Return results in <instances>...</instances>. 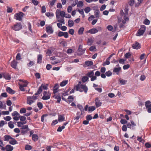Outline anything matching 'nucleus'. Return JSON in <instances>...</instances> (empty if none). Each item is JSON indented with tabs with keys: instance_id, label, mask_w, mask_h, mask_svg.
<instances>
[{
	"instance_id": "6e6d98bb",
	"label": "nucleus",
	"mask_w": 151,
	"mask_h": 151,
	"mask_svg": "<svg viewBox=\"0 0 151 151\" xmlns=\"http://www.w3.org/2000/svg\"><path fill=\"white\" fill-rule=\"evenodd\" d=\"M12 116H17L19 115V114L18 112L17 111H14L12 114Z\"/></svg>"
},
{
	"instance_id": "b1692460",
	"label": "nucleus",
	"mask_w": 151,
	"mask_h": 151,
	"mask_svg": "<svg viewBox=\"0 0 151 151\" xmlns=\"http://www.w3.org/2000/svg\"><path fill=\"white\" fill-rule=\"evenodd\" d=\"M38 136L36 134H33L32 136V139L35 142L37 141L38 139Z\"/></svg>"
},
{
	"instance_id": "f257e3e1",
	"label": "nucleus",
	"mask_w": 151,
	"mask_h": 151,
	"mask_svg": "<svg viewBox=\"0 0 151 151\" xmlns=\"http://www.w3.org/2000/svg\"><path fill=\"white\" fill-rule=\"evenodd\" d=\"M76 91H79L80 92L84 91L86 93H87L88 90V87L85 85L78 84L76 85Z\"/></svg>"
},
{
	"instance_id": "6ab92c4d",
	"label": "nucleus",
	"mask_w": 151,
	"mask_h": 151,
	"mask_svg": "<svg viewBox=\"0 0 151 151\" xmlns=\"http://www.w3.org/2000/svg\"><path fill=\"white\" fill-rule=\"evenodd\" d=\"M46 30L47 33L50 34L52 33L53 32L52 27L50 26H48L46 28Z\"/></svg>"
},
{
	"instance_id": "8fccbe9b",
	"label": "nucleus",
	"mask_w": 151,
	"mask_h": 151,
	"mask_svg": "<svg viewBox=\"0 0 151 151\" xmlns=\"http://www.w3.org/2000/svg\"><path fill=\"white\" fill-rule=\"evenodd\" d=\"M134 3V0H129L128 2L129 4L131 6H132Z\"/></svg>"
},
{
	"instance_id": "bf43d9fd",
	"label": "nucleus",
	"mask_w": 151,
	"mask_h": 151,
	"mask_svg": "<svg viewBox=\"0 0 151 151\" xmlns=\"http://www.w3.org/2000/svg\"><path fill=\"white\" fill-rule=\"evenodd\" d=\"M6 104H5L3 105L1 101V109H6Z\"/></svg>"
},
{
	"instance_id": "49530a36",
	"label": "nucleus",
	"mask_w": 151,
	"mask_h": 151,
	"mask_svg": "<svg viewBox=\"0 0 151 151\" xmlns=\"http://www.w3.org/2000/svg\"><path fill=\"white\" fill-rule=\"evenodd\" d=\"M110 64V62L109 61L107 60V59L106 60V61L105 62H104L103 63L102 65L103 66H105L106 65H109Z\"/></svg>"
},
{
	"instance_id": "9d476101",
	"label": "nucleus",
	"mask_w": 151,
	"mask_h": 151,
	"mask_svg": "<svg viewBox=\"0 0 151 151\" xmlns=\"http://www.w3.org/2000/svg\"><path fill=\"white\" fill-rule=\"evenodd\" d=\"M86 50V49L85 48L83 49L82 45H79L78 49V52H80V53L78 55H82L85 52Z\"/></svg>"
},
{
	"instance_id": "c756f323",
	"label": "nucleus",
	"mask_w": 151,
	"mask_h": 151,
	"mask_svg": "<svg viewBox=\"0 0 151 151\" xmlns=\"http://www.w3.org/2000/svg\"><path fill=\"white\" fill-rule=\"evenodd\" d=\"M34 102L33 100H32V99L28 98V97H27V104L30 105H31L32 103Z\"/></svg>"
},
{
	"instance_id": "cd10ccee",
	"label": "nucleus",
	"mask_w": 151,
	"mask_h": 151,
	"mask_svg": "<svg viewBox=\"0 0 151 151\" xmlns=\"http://www.w3.org/2000/svg\"><path fill=\"white\" fill-rule=\"evenodd\" d=\"M68 80H65L63 81L60 84L61 86H64L67 84L68 83Z\"/></svg>"
},
{
	"instance_id": "a878e982",
	"label": "nucleus",
	"mask_w": 151,
	"mask_h": 151,
	"mask_svg": "<svg viewBox=\"0 0 151 151\" xmlns=\"http://www.w3.org/2000/svg\"><path fill=\"white\" fill-rule=\"evenodd\" d=\"M84 30V28L83 27H80L78 31V33L79 35H81L83 34Z\"/></svg>"
},
{
	"instance_id": "412c9836",
	"label": "nucleus",
	"mask_w": 151,
	"mask_h": 151,
	"mask_svg": "<svg viewBox=\"0 0 151 151\" xmlns=\"http://www.w3.org/2000/svg\"><path fill=\"white\" fill-rule=\"evenodd\" d=\"M11 140L9 141V143L12 145L17 144V142L14 138L12 137Z\"/></svg>"
},
{
	"instance_id": "c9c22d12",
	"label": "nucleus",
	"mask_w": 151,
	"mask_h": 151,
	"mask_svg": "<svg viewBox=\"0 0 151 151\" xmlns=\"http://www.w3.org/2000/svg\"><path fill=\"white\" fill-rule=\"evenodd\" d=\"M77 4V7H82L83 5V3L82 1H79Z\"/></svg>"
},
{
	"instance_id": "09e8293b",
	"label": "nucleus",
	"mask_w": 151,
	"mask_h": 151,
	"mask_svg": "<svg viewBox=\"0 0 151 151\" xmlns=\"http://www.w3.org/2000/svg\"><path fill=\"white\" fill-rule=\"evenodd\" d=\"M105 75L108 77L111 76L112 75V72L110 71L109 70L105 73Z\"/></svg>"
},
{
	"instance_id": "aec40b11",
	"label": "nucleus",
	"mask_w": 151,
	"mask_h": 151,
	"mask_svg": "<svg viewBox=\"0 0 151 151\" xmlns=\"http://www.w3.org/2000/svg\"><path fill=\"white\" fill-rule=\"evenodd\" d=\"M42 56L41 54H39L38 55L37 62V63L41 64L42 62Z\"/></svg>"
},
{
	"instance_id": "680f3d73",
	"label": "nucleus",
	"mask_w": 151,
	"mask_h": 151,
	"mask_svg": "<svg viewBox=\"0 0 151 151\" xmlns=\"http://www.w3.org/2000/svg\"><path fill=\"white\" fill-rule=\"evenodd\" d=\"M131 56V54L130 52L127 53L125 54V58H128Z\"/></svg>"
},
{
	"instance_id": "c85d7f7f",
	"label": "nucleus",
	"mask_w": 151,
	"mask_h": 151,
	"mask_svg": "<svg viewBox=\"0 0 151 151\" xmlns=\"http://www.w3.org/2000/svg\"><path fill=\"white\" fill-rule=\"evenodd\" d=\"M68 26L70 27H73L74 24L73 21L72 20H69L68 22Z\"/></svg>"
},
{
	"instance_id": "dca6fc26",
	"label": "nucleus",
	"mask_w": 151,
	"mask_h": 151,
	"mask_svg": "<svg viewBox=\"0 0 151 151\" xmlns=\"http://www.w3.org/2000/svg\"><path fill=\"white\" fill-rule=\"evenodd\" d=\"M95 102V104L96 107H98L101 106L102 103L100 101L98 98L97 97L96 98Z\"/></svg>"
},
{
	"instance_id": "393cba45",
	"label": "nucleus",
	"mask_w": 151,
	"mask_h": 151,
	"mask_svg": "<svg viewBox=\"0 0 151 151\" xmlns=\"http://www.w3.org/2000/svg\"><path fill=\"white\" fill-rule=\"evenodd\" d=\"M65 117L62 115H59L58 116V121L59 122H61L65 121Z\"/></svg>"
},
{
	"instance_id": "f3484780",
	"label": "nucleus",
	"mask_w": 151,
	"mask_h": 151,
	"mask_svg": "<svg viewBox=\"0 0 151 151\" xmlns=\"http://www.w3.org/2000/svg\"><path fill=\"white\" fill-rule=\"evenodd\" d=\"M6 91L7 92L12 94H14L15 93V91H14L13 90L9 87H7Z\"/></svg>"
},
{
	"instance_id": "a18cd8bd",
	"label": "nucleus",
	"mask_w": 151,
	"mask_h": 151,
	"mask_svg": "<svg viewBox=\"0 0 151 151\" xmlns=\"http://www.w3.org/2000/svg\"><path fill=\"white\" fill-rule=\"evenodd\" d=\"M32 148V146L28 145H26L25 147V150H31Z\"/></svg>"
},
{
	"instance_id": "7c9ffc66",
	"label": "nucleus",
	"mask_w": 151,
	"mask_h": 151,
	"mask_svg": "<svg viewBox=\"0 0 151 151\" xmlns=\"http://www.w3.org/2000/svg\"><path fill=\"white\" fill-rule=\"evenodd\" d=\"M20 81H22L23 82H25L26 83H23L22 84H19V85L21 86H22V87H26L27 85H28V83L27 82L25 81V80H20Z\"/></svg>"
},
{
	"instance_id": "c03bdc74",
	"label": "nucleus",
	"mask_w": 151,
	"mask_h": 151,
	"mask_svg": "<svg viewBox=\"0 0 151 151\" xmlns=\"http://www.w3.org/2000/svg\"><path fill=\"white\" fill-rule=\"evenodd\" d=\"M150 21L147 19H145L143 23L145 25H148L150 24Z\"/></svg>"
},
{
	"instance_id": "39448f33",
	"label": "nucleus",
	"mask_w": 151,
	"mask_h": 151,
	"mask_svg": "<svg viewBox=\"0 0 151 151\" xmlns=\"http://www.w3.org/2000/svg\"><path fill=\"white\" fill-rule=\"evenodd\" d=\"M43 96L42 97V99L43 100H47L49 99L50 97L51 93L49 91H45L43 92Z\"/></svg>"
},
{
	"instance_id": "774afa93",
	"label": "nucleus",
	"mask_w": 151,
	"mask_h": 151,
	"mask_svg": "<svg viewBox=\"0 0 151 151\" xmlns=\"http://www.w3.org/2000/svg\"><path fill=\"white\" fill-rule=\"evenodd\" d=\"M92 119V116L90 115H89L86 116V119L88 121L91 120Z\"/></svg>"
},
{
	"instance_id": "5fc2aeb1",
	"label": "nucleus",
	"mask_w": 151,
	"mask_h": 151,
	"mask_svg": "<svg viewBox=\"0 0 151 151\" xmlns=\"http://www.w3.org/2000/svg\"><path fill=\"white\" fill-rule=\"evenodd\" d=\"M37 106L40 109H41L43 107L42 104L40 102H38L37 103Z\"/></svg>"
},
{
	"instance_id": "473e14b6",
	"label": "nucleus",
	"mask_w": 151,
	"mask_h": 151,
	"mask_svg": "<svg viewBox=\"0 0 151 151\" xmlns=\"http://www.w3.org/2000/svg\"><path fill=\"white\" fill-rule=\"evenodd\" d=\"M94 73L93 71H92L87 73L86 75L88 77L91 78L93 76V75H94Z\"/></svg>"
},
{
	"instance_id": "6e6552de",
	"label": "nucleus",
	"mask_w": 151,
	"mask_h": 151,
	"mask_svg": "<svg viewBox=\"0 0 151 151\" xmlns=\"http://www.w3.org/2000/svg\"><path fill=\"white\" fill-rule=\"evenodd\" d=\"M22 26L20 23H17L14 25L13 29L15 31H19L22 28Z\"/></svg>"
},
{
	"instance_id": "4d7b16f0",
	"label": "nucleus",
	"mask_w": 151,
	"mask_h": 151,
	"mask_svg": "<svg viewBox=\"0 0 151 151\" xmlns=\"http://www.w3.org/2000/svg\"><path fill=\"white\" fill-rule=\"evenodd\" d=\"M34 64V63L32 61H30L27 64V66L29 67H30L33 65Z\"/></svg>"
},
{
	"instance_id": "ddd939ff",
	"label": "nucleus",
	"mask_w": 151,
	"mask_h": 151,
	"mask_svg": "<svg viewBox=\"0 0 151 151\" xmlns=\"http://www.w3.org/2000/svg\"><path fill=\"white\" fill-rule=\"evenodd\" d=\"M121 70V67H115L113 69V72L116 73V74L118 75Z\"/></svg>"
},
{
	"instance_id": "37998d69",
	"label": "nucleus",
	"mask_w": 151,
	"mask_h": 151,
	"mask_svg": "<svg viewBox=\"0 0 151 151\" xmlns=\"http://www.w3.org/2000/svg\"><path fill=\"white\" fill-rule=\"evenodd\" d=\"M96 109L95 107L94 106H90L88 107V111H94Z\"/></svg>"
},
{
	"instance_id": "4be33fe9",
	"label": "nucleus",
	"mask_w": 151,
	"mask_h": 151,
	"mask_svg": "<svg viewBox=\"0 0 151 151\" xmlns=\"http://www.w3.org/2000/svg\"><path fill=\"white\" fill-rule=\"evenodd\" d=\"M6 151H12L13 149V147L10 145H7L6 146Z\"/></svg>"
},
{
	"instance_id": "a19ab883",
	"label": "nucleus",
	"mask_w": 151,
	"mask_h": 151,
	"mask_svg": "<svg viewBox=\"0 0 151 151\" xmlns=\"http://www.w3.org/2000/svg\"><path fill=\"white\" fill-rule=\"evenodd\" d=\"M6 11L7 13H11L13 11V9L12 7L7 6Z\"/></svg>"
},
{
	"instance_id": "ea45409f",
	"label": "nucleus",
	"mask_w": 151,
	"mask_h": 151,
	"mask_svg": "<svg viewBox=\"0 0 151 151\" xmlns=\"http://www.w3.org/2000/svg\"><path fill=\"white\" fill-rule=\"evenodd\" d=\"M88 79V78L87 76H84L82 78V81L84 83Z\"/></svg>"
},
{
	"instance_id": "603ef678",
	"label": "nucleus",
	"mask_w": 151,
	"mask_h": 151,
	"mask_svg": "<svg viewBox=\"0 0 151 151\" xmlns=\"http://www.w3.org/2000/svg\"><path fill=\"white\" fill-rule=\"evenodd\" d=\"M19 117L20 121H24L26 120V117L22 116H19Z\"/></svg>"
},
{
	"instance_id": "5701e85b",
	"label": "nucleus",
	"mask_w": 151,
	"mask_h": 151,
	"mask_svg": "<svg viewBox=\"0 0 151 151\" xmlns=\"http://www.w3.org/2000/svg\"><path fill=\"white\" fill-rule=\"evenodd\" d=\"M94 15L96 18H99L100 17V12L98 9H96V11L94 12Z\"/></svg>"
},
{
	"instance_id": "338daca9",
	"label": "nucleus",
	"mask_w": 151,
	"mask_h": 151,
	"mask_svg": "<svg viewBox=\"0 0 151 151\" xmlns=\"http://www.w3.org/2000/svg\"><path fill=\"white\" fill-rule=\"evenodd\" d=\"M35 76L37 78L40 79V75L39 73H36L35 74Z\"/></svg>"
},
{
	"instance_id": "2f4dec72",
	"label": "nucleus",
	"mask_w": 151,
	"mask_h": 151,
	"mask_svg": "<svg viewBox=\"0 0 151 151\" xmlns=\"http://www.w3.org/2000/svg\"><path fill=\"white\" fill-rule=\"evenodd\" d=\"M86 65L89 66L92 65L93 64V62L91 61H87L85 62Z\"/></svg>"
},
{
	"instance_id": "864d4df0",
	"label": "nucleus",
	"mask_w": 151,
	"mask_h": 151,
	"mask_svg": "<svg viewBox=\"0 0 151 151\" xmlns=\"http://www.w3.org/2000/svg\"><path fill=\"white\" fill-rule=\"evenodd\" d=\"M65 128V127L64 126H62L61 127L59 126L58 127L57 131L59 132H61L62 131V130L64 129Z\"/></svg>"
},
{
	"instance_id": "f03ea898",
	"label": "nucleus",
	"mask_w": 151,
	"mask_h": 151,
	"mask_svg": "<svg viewBox=\"0 0 151 151\" xmlns=\"http://www.w3.org/2000/svg\"><path fill=\"white\" fill-rule=\"evenodd\" d=\"M48 84H46V85H45L44 84H42L39 87L37 92L35 93V95H38L42 93L43 89L47 90L48 89Z\"/></svg>"
},
{
	"instance_id": "de8ad7c7",
	"label": "nucleus",
	"mask_w": 151,
	"mask_h": 151,
	"mask_svg": "<svg viewBox=\"0 0 151 151\" xmlns=\"http://www.w3.org/2000/svg\"><path fill=\"white\" fill-rule=\"evenodd\" d=\"M26 112V109L24 108H22L20 111V113L21 114L25 113Z\"/></svg>"
},
{
	"instance_id": "58836bf2",
	"label": "nucleus",
	"mask_w": 151,
	"mask_h": 151,
	"mask_svg": "<svg viewBox=\"0 0 151 151\" xmlns=\"http://www.w3.org/2000/svg\"><path fill=\"white\" fill-rule=\"evenodd\" d=\"M57 1V0H51L49 3V4H50V6H53L54 5Z\"/></svg>"
},
{
	"instance_id": "2eb2a0df",
	"label": "nucleus",
	"mask_w": 151,
	"mask_h": 151,
	"mask_svg": "<svg viewBox=\"0 0 151 151\" xmlns=\"http://www.w3.org/2000/svg\"><path fill=\"white\" fill-rule=\"evenodd\" d=\"M98 32V31L96 28H92L87 31V33H89L91 34H94Z\"/></svg>"
},
{
	"instance_id": "79ce46f5",
	"label": "nucleus",
	"mask_w": 151,
	"mask_h": 151,
	"mask_svg": "<svg viewBox=\"0 0 151 151\" xmlns=\"http://www.w3.org/2000/svg\"><path fill=\"white\" fill-rule=\"evenodd\" d=\"M36 95H35V94L33 96H28V98L32 99H33L34 100H35L37 99V96Z\"/></svg>"
},
{
	"instance_id": "3c124183",
	"label": "nucleus",
	"mask_w": 151,
	"mask_h": 151,
	"mask_svg": "<svg viewBox=\"0 0 151 151\" xmlns=\"http://www.w3.org/2000/svg\"><path fill=\"white\" fill-rule=\"evenodd\" d=\"M91 11V8L89 7H87L84 9V11L86 13H88Z\"/></svg>"
},
{
	"instance_id": "a211bd4d",
	"label": "nucleus",
	"mask_w": 151,
	"mask_h": 151,
	"mask_svg": "<svg viewBox=\"0 0 151 151\" xmlns=\"http://www.w3.org/2000/svg\"><path fill=\"white\" fill-rule=\"evenodd\" d=\"M17 62L15 60L12 61L11 63V66L13 68L16 69L17 65Z\"/></svg>"
},
{
	"instance_id": "0eeeda50",
	"label": "nucleus",
	"mask_w": 151,
	"mask_h": 151,
	"mask_svg": "<svg viewBox=\"0 0 151 151\" xmlns=\"http://www.w3.org/2000/svg\"><path fill=\"white\" fill-rule=\"evenodd\" d=\"M24 15V14L22 12H20L18 13L15 14V19L17 20L21 21L22 20V18Z\"/></svg>"
},
{
	"instance_id": "052dcab7",
	"label": "nucleus",
	"mask_w": 151,
	"mask_h": 151,
	"mask_svg": "<svg viewBox=\"0 0 151 151\" xmlns=\"http://www.w3.org/2000/svg\"><path fill=\"white\" fill-rule=\"evenodd\" d=\"M20 54L18 53L16 56V59L17 60H20L21 59Z\"/></svg>"
},
{
	"instance_id": "1a4fd4ad",
	"label": "nucleus",
	"mask_w": 151,
	"mask_h": 151,
	"mask_svg": "<svg viewBox=\"0 0 151 151\" xmlns=\"http://www.w3.org/2000/svg\"><path fill=\"white\" fill-rule=\"evenodd\" d=\"M150 101H147L145 102V106L146 109H147V112L151 113V104Z\"/></svg>"
},
{
	"instance_id": "69168bd1",
	"label": "nucleus",
	"mask_w": 151,
	"mask_h": 151,
	"mask_svg": "<svg viewBox=\"0 0 151 151\" xmlns=\"http://www.w3.org/2000/svg\"><path fill=\"white\" fill-rule=\"evenodd\" d=\"M72 10V7L71 6H68L67 8V12L68 13L71 12Z\"/></svg>"
},
{
	"instance_id": "20e7f679",
	"label": "nucleus",
	"mask_w": 151,
	"mask_h": 151,
	"mask_svg": "<svg viewBox=\"0 0 151 151\" xmlns=\"http://www.w3.org/2000/svg\"><path fill=\"white\" fill-rule=\"evenodd\" d=\"M55 14L57 19L60 18L59 16H61L62 17H65V13L63 11H61L60 10L57 9L55 12Z\"/></svg>"
},
{
	"instance_id": "0e129e2a",
	"label": "nucleus",
	"mask_w": 151,
	"mask_h": 151,
	"mask_svg": "<svg viewBox=\"0 0 151 151\" xmlns=\"http://www.w3.org/2000/svg\"><path fill=\"white\" fill-rule=\"evenodd\" d=\"M96 48L95 46H93L89 48V50L91 51H95V50H96Z\"/></svg>"
},
{
	"instance_id": "4c0bfd02",
	"label": "nucleus",
	"mask_w": 151,
	"mask_h": 151,
	"mask_svg": "<svg viewBox=\"0 0 151 151\" xmlns=\"http://www.w3.org/2000/svg\"><path fill=\"white\" fill-rule=\"evenodd\" d=\"M77 107L80 110L81 112H83L84 113V111L82 105L80 104H78L77 105Z\"/></svg>"
},
{
	"instance_id": "7ed1b4c3",
	"label": "nucleus",
	"mask_w": 151,
	"mask_h": 151,
	"mask_svg": "<svg viewBox=\"0 0 151 151\" xmlns=\"http://www.w3.org/2000/svg\"><path fill=\"white\" fill-rule=\"evenodd\" d=\"M146 30V26L144 25H142L141 28L138 30L136 35L137 36H139L142 35Z\"/></svg>"
},
{
	"instance_id": "f704fd0d",
	"label": "nucleus",
	"mask_w": 151,
	"mask_h": 151,
	"mask_svg": "<svg viewBox=\"0 0 151 151\" xmlns=\"http://www.w3.org/2000/svg\"><path fill=\"white\" fill-rule=\"evenodd\" d=\"M21 130L23 129H28L30 130V129L28 128V126L27 125H22V127L20 128Z\"/></svg>"
},
{
	"instance_id": "e2e57ef3",
	"label": "nucleus",
	"mask_w": 151,
	"mask_h": 151,
	"mask_svg": "<svg viewBox=\"0 0 151 151\" xmlns=\"http://www.w3.org/2000/svg\"><path fill=\"white\" fill-rule=\"evenodd\" d=\"M68 101L70 102H71L73 101V98L72 96H68Z\"/></svg>"
},
{
	"instance_id": "423d86ee",
	"label": "nucleus",
	"mask_w": 151,
	"mask_h": 151,
	"mask_svg": "<svg viewBox=\"0 0 151 151\" xmlns=\"http://www.w3.org/2000/svg\"><path fill=\"white\" fill-rule=\"evenodd\" d=\"M3 77L4 78L8 80H9L11 78V76L9 74L6 73H1V78Z\"/></svg>"
},
{
	"instance_id": "4468645a",
	"label": "nucleus",
	"mask_w": 151,
	"mask_h": 151,
	"mask_svg": "<svg viewBox=\"0 0 151 151\" xmlns=\"http://www.w3.org/2000/svg\"><path fill=\"white\" fill-rule=\"evenodd\" d=\"M59 87V86L58 83L55 84L53 88V93L54 94H56L59 91V90H58Z\"/></svg>"
},
{
	"instance_id": "bb28decb",
	"label": "nucleus",
	"mask_w": 151,
	"mask_h": 151,
	"mask_svg": "<svg viewBox=\"0 0 151 151\" xmlns=\"http://www.w3.org/2000/svg\"><path fill=\"white\" fill-rule=\"evenodd\" d=\"M12 137L9 135H5L4 136V140L5 141H8L9 139H11Z\"/></svg>"
},
{
	"instance_id": "9b49d317",
	"label": "nucleus",
	"mask_w": 151,
	"mask_h": 151,
	"mask_svg": "<svg viewBox=\"0 0 151 151\" xmlns=\"http://www.w3.org/2000/svg\"><path fill=\"white\" fill-rule=\"evenodd\" d=\"M53 97L55 99H57V103H60L61 99V96L60 94V93H58L57 94H54Z\"/></svg>"
},
{
	"instance_id": "e433bc0d",
	"label": "nucleus",
	"mask_w": 151,
	"mask_h": 151,
	"mask_svg": "<svg viewBox=\"0 0 151 151\" xmlns=\"http://www.w3.org/2000/svg\"><path fill=\"white\" fill-rule=\"evenodd\" d=\"M13 124L14 123L12 121L9 122L8 123V126L9 127H10L11 129L13 128L14 127V125Z\"/></svg>"
},
{
	"instance_id": "f8f14e48",
	"label": "nucleus",
	"mask_w": 151,
	"mask_h": 151,
	"mask_svg": "<svg viewBox=\"0 0 151 151\" xmlns=\"http://www.w3.org/2000/svg\"><path fill=\"white\" fill-rule=\"evenodd\" d=\"M132 47L133 49H138L141 48V45L139 42H136L132 45Z\"/></svg>"
},
{
	"instance_id": "72a5a7b5",
	"label": "nucleus",
	"mask_w": 151,
	"mask_h": 151,
	"mask_svg": "<svg viewBox=\"0 0 151 151\" xmlns=\"http://www.w3.org/2000/svg\"><path fill=\"white\" fill-rule=\"evenodd\" d=\"M29 130H30L28 129L21 130V134L22 135H24V134L27 133L28 131H29Z\"/></svg>"
},
{
	"instance_id": "13d9d810",
	"label": "nucleus",
	"mask_w": 151,
	"mask_h": 151,
	"mask_svg": "<svg viewBox=\"0 0 151 151\" xmlns=\"http://www.w3.org/2000/svg\"><path fill=\"white\" fill-rule=\"evenodd\" d=\"M58 21L63 24H65V20L64 18H60V19L58 20Z\"/></svg>"
}]
</instances>
